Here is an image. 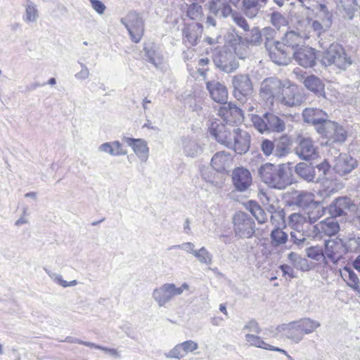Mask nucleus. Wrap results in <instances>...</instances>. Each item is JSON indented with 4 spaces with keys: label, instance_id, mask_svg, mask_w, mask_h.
<instances>
[{
    "label": "nucleus",
    "instance_id": "nucleus-63",
    "mask_svg": "<svg viewBox=\"0 0 360 360\" xmlns=\"http://www.w3.org/2000/svg\"><path fill=\"white\" fill-rule=\"evenodd\" d=\"M180 345L185 355H186L189 352H192L196 350L198 348V343L193 340L184 341L182 343H180Z\"/></svg>",
    "mask_w": 360,
    "mask_h": 360
},
{
    "label": "nucleus",
    "instance_id": "nucleus-16",
    "mask_svg": "<svg viewBox=\"0 0 360 360\" xmlns=\"http://www.w3.org/2000/svg\"><path fill=\"white\" fill-rule=\"evenodd\" d=\"M333 151L335 154H339L338 157H335L333 169L340 176H343L348 174L357 166L356 160L351 156L347 154L339 153V150L335 148L331 149L330 153L333 154Z\"/></svg>",
    "mask_w": 360,
    "mask_h": 360
},
{
    "label": "nucleus",
    "instance_id": "nucleus-30",
    "mask_svg": "<svg viewBox=\"0 0 360 360\" xmlns=\"http://www.w3.org/2000/svg\"><path fill=\"white\" fill-rule=\"evenodd\" d=\"M319 223L321 237H332L335 236L340 230V224L335 217L330 216Z\"/></svg>",
    "mask_w": 360,
    "mask_h": 360
},
{
    "label": "nucleus",
    "instance_id": "nucleus-53",
    "mask_svg": "<svg viewBox=\"0 0 360 360\" xmlns=\"http://www.w3.org/2000/svg\"><path fill=\"white\" fill-rule=\"evenodd\" d=\"M307 221V217L300 213L295 212L289 216L288 224L292 230H296L302 228Z\"/></svg>",
    "mask_w": 360,
    "mask_h": 360
},
{
    "label": "nucleus",
    "instance_id": "nucleus-27",
    "mask_svg": "<svg viewBox=\"0 0 360 360\" xmlns=\"http://www.w3.org/2000/svg\"><path fill=\"white\" fill-rule=\"evenodd\" d=\"M304 86L313 92L319 98H326L325 85L323 81L318 77L311 75L304 78Z\"/></svg>",
    "mask_w": 360,
    "mask_h": 360
},
{
    "label": "nucleus",
    "instance_id": "nucleus-17",
    "mask_svg": "<svg viewBox=\"0 0 360 360\" xmlns=\"http://www.w3.org/2000/svg\"><path fill=\"white\" fill-rule=\"evenodd\" d=\"M303 96L296 85L283 86L278 101L288 107L300 105L303 102Z\"/></svg>",
    "mask_w": 360,
    "mask_h": 360
},
{
    "label": "nucleus",
    "instance_id": "nucleus-60",
    "mask_svg": "<svg viewBox=\"0 0 360 360\" xmlns=\"http://www.w3.org/2000/svg\"><path fill=\"white\" fill-rule=\"evenodd\" d=\"M174 249H181L187 253L191 254L194 255L195 249V245L193 243L191 242H186L183 243L180 245H174L167 248V250H172Z\"/></svg>",
    "mask_w": 360,
    "mask_h": 360
},
{
    "label": "nucleus",
    "instance_id": "nucleus-37",
    "mask_svg": "<svg viewBox=\"0 0 360 360\" xmlns=\"http://www.w3.org/2000/svg\"><path fill=\"white\" fill-rule=\"evenodd\" d=\"M98 150L112 156H119L127 153V151L123 150L122 144L118 141L102 143L98 147Z\"/></svg>",
    "mask_w": 360,
    "mask_h": 360
},
{
    "label": "nucleus",
    "instance_id": "nucleus-2",
    "mask_svg": "<svg viewBox=\"0 0 360 360\" xmlns=\"http://www.w3.org/2000/svg\"><path fill=\"white\" fill-rule=\"evenodd\" d=\"M262 181L272 188L284 190L293 183L290 168L285 164L266 162L258 169Z\"/></svg>",
    "mask_w": 360,
    "mask_h": 360
},
{
    "label": "nucleus",
    "instance_id": "nucleus-45",
    "mask_svg": "<svg viewBox=\"0 0 360 360\" xmlns=\"http://www.w3.org/2000/svg\"><path fill=\"white\" fill-rule=\"evenodd\" d=\"M346 253L356 252L360 250V236L349 234L342 238Z\"/></svg>",
    "mask_w": 360,
    "mask_h": 360
},
{
    "label": "nucleus",
    "instance_id": "nucleus-8",
    "mask_svg": "<svg viewBox=\"0 0 360 360\" xmlns=\"http://www.w3.org/2000/svg\"><path fill=\"white\" fill-rule=\"evenodd\" d=\"M233 95L234 98L242 103H245L253 93L252 82L247 74H238L231 79Z\"/></svg>",
    "mask_w": 360,
    "mask_h": 360
},
{
    "label": "nucleus",
    "instance_id": "nucleus-40",
    "mask_svg": "<svg viewBox=\"0 0 360 360\" xmlns=\"http://www.w3.org/2000/svg\"><path fill=\"white\" fill-rule=\"evenodd\" d=\"M296 174L304 180L311 182L315 179L314 168L308 165L305 162H300L297 164L295 168Z\"/></svg>",
    "mask_w": 360,
    "mask_h": 360
},
{
    "label": "nucleus",
    "instance_id": "nucleus-42",
    "mask_svg": "<svg viewBox=\"0 0 360 360\" xmlns=\"http://www.w3.org/2000/svg\"><path fill=\"white\" fill-rule=\"evenodd\" d=\"M296 323L297 327L300 328L303 335L312 333L321 326L319 321L309 318L302 319L299 321H296Z\"/></svg>",
    "mask_w": 360,
    "mask_h": 360
},
{
    "label": "nucleus",
    "instance_id": "nucleus-20",
    "mask_svg": "<svg viewBox=\"0 0 360 360\" xmlns=\"http://www.w3.org/2000/svg\"><path fill=\"white\" fill-rule=\"evenodd\" d=\"M232 180L235 188L240 192L247 191L252 182L250 172L243 167H238L233 170Z\"/></svg>",
    "mask_w": 360,
    "mask_h": 360
},
{
    "label": "nucleus",
    "instance_id": "nucleus-23",
    "mask_svg": "<svg viewBox=\"0 0 360 360\" xmlns=\"http://www.w3.org/2000/svg\"><path fill=\"white\" fill-rule=\"evenodd\" d=\"M303 120L312 124L317 130L320 125L328 121L327 114L322 110L314 108H307L302 112Z\"/></svg>",
    "mask_w": 360,
    "mask_h": 360
},
{
    "label": "nucleus",
    "instance_id": "nucleus-39",
    "mask_svg": "<svg viewBox=\"0 0 360 360\" xmlns=\"http://www.w3.org/2000/svg\"><path fill=\"white\" fill-rule=\"evenodd\" d=\"M342 276L351 288L357 293H360V280L356 273L350 267L345 266L343 269Z\"/></svg>",
    "mask_w": 360,
    "mask_h": 360
},
{
    "label": "nucleus",
    "instance_id": "nucleus-10",
    "mask_svg": "<svg viewBox=\"0 0 360 360\" xmlns=\"http://www.w3.org/2000/svg\"><path fill=\"white\" fill-rule=\"evenodd\" d=\"M283 84L276 77L266 78L261 84L259 96L267 106H272L274 100L278 101Z\"/></svg>",
    "mask_w": 360,
    "mask_h": 360
},
{
    "label": "nucleus",
    "instance_id": "nucleus-3",
    "mask_svg": "<svg viewBox=\"0 0 360 360\" xmlns=\"http://www.w3.org/2000/svg\"><path fill=\"white\" fill-rule=\"evenodd\" d=\"M332 39L321 44V47L326 49L322 53L321 63L326 67L334 65L340 70H345L352 65V59L342 45L330 43Z\"/></svg>",
    "mask_w": 360,
    "mask_h": 360
},
{
    "label": "nucleus",
    "instance_id": "nucleus-50",
    "mask_svg": "<svg viewBox=\"0 0 360 360\" xmlns=\"http://www.w3.org/2000/svg\"><path fill=\"white\" fill-rule=\"evenodd\" d=\"M307 256L316 262H324L327 263L326 257H325V250L319 246H311L306 249Z\"/></svg>",
    "mask_w": 360,
    "mask_h": 360
},
{
    "label": "nucleus",
    "instance_id": "nucleus-41",
    "mask_svg": "<svg viewBox=\"0 0 360 360\" xmlns=\"http://www.w3.org/2000/svg\"><path fill=\"white\" fill-rule=\"evenodd\" d=\"M307 217V221L315 223L318 219L323 217L325 214V209L323 205L318 201H316L305 211Z\"/></svg>",
    "mask_w": 360,
    "mask_h": 360
},
{
    "label": "nucleus",
    "instance_id": "nucleus-19",
    "mask_svg": "<svg viewBox=\"0 0 360 360\" xmlns=\"http://www.w3.org/2000/svg\"><path fill=\"white\" fill-rule=\"evenodd\" d=\"M203 32V26L199 22L186 24L182 29L183 41L188 46H195L200 40Z\"/></svg>",
    "mask_w": 360,
    "mask_h": 360
},
{
    "label": "nucleus",
    "instance_id": "nucleus-9",
    "mask_svg": "<svg viewBox=\"0 0 360 360\" xmlns=\"http://www.w3.org/2000/svg\"><path fill=\"white\" fill-rule=\"evenodd\" d=\"M208 131L219 143L227 148L231 146V140L235 134L237 127L235 126L225 125L220 120L213 119L209 121Z\"/></svg>",
    "mask_w": 360,
    "mask_h": 360
},
{
    "label": "nucleus",
    "instance_id": "nucleus-61",
    "mask_svg": "<svg viewBox=\"0 0 360 360\" xmlns=\"http://www.w3.org/2000/svg\"><path fill=\"white\" fill-rule=\"evenodd\" d=\"M165 355L167 358L177 359L184 358L186 356L184 352H183V350L181 349L180 344L176 345L174 347H173L167 353H165Z\"/></svg>",
    "mask_w": 360,
    "mask_h": 360
},
{
    "label": "nucleus",
    "instance_id": "nucleus-18",
    "mask_svg": "<svg viewBox=\"0 0 360 360\" xmlns=\"http://www.w3.org/2000/svg\"><path fill=\"white\" fill-rule=\"evenodd\" d=\"M295 154L302 160L309 161L318 157L317 147L310 138H302L295 148Z\"/></svg>",
    "mask_w": 360,
    "mask_h": 360
},
{
    "label": "nucleus",
    "instance_id": "nucleus-55",
    "mask_svg": "<svg viewBox=\"0 0 360 360\" xmlns=\"http://www.w3.org/2000/svg\"><path fill=\"white\" fill-rule=\"evenodd\" d=\"M193 256L201 264L210 265L212 263V255L205 247L195 250Z\"/></svg>",
    "mask_w": 360,
    "mask_h": 360
},
{
    "label": "nucleus",
    "instance_id": "nucleus-26",
    "mask_svg": "<svg viewBox=\"0 0 360 360\" xmlns=\"http://www.w3.org/2000/svg\"><path fill=\"white\" fill-rule=\"evenodd\" d=\"M124 141L128 146L132 148L135 154L140 160L146 162L149 155V148L147 142L142 139L124 138Z\"/></svg>",
    "mask_w": 360,
    "mask_h": 360
},
{
    "label": "nucleus",
    "instance_id": "nucleus-36",
    "mask_svg": "<svg viewBox=\"0 0 360 360\" xmlns=\"http://www.w3.org/2000/svg\"><path fill=\"white\" fill-rule=\"evenodd\" d=\"M229 160V156L225 152H218L211 159V167L217 172H224Z\"/></svg>",
    "mask_w": 360,
    "mask_h": 360
},
{
    "label": "nucleus",
    "instance_id": "nucleus-59",
    "mask_svg": "<svg viewBox=\"0 0 360 360\" xmlns=\"http://www.w3.org/2000/svg\"><path fill=\"white\" fill-rule=\"evenodd\" d=\"M274 141L264 139L261 143V150L266 156L274 155Z\"/></svg>",
    "mask_w": 360,
    "mask_h": 360
},
{
    "label": "nucleus",
    "instance_id": "nucleus-28",
    "mask_svg": "<svg viewBox=\"0 0 360 360\" xmlns=\"http://www.w3.org/2000/svg\"><path fill=\"white\" fill-rule=\"evenodd\" d=\"M313 193L307 191H297L290 199L291 205L297 206L306 211L315 202Z\"/></svg>",
    "mask_w": 360,
    "mask_h": 360
},
{
    "label": "nucleus",
    "instance_id": "nucleus-6",
    "mask_svg": "<svg viewBox=\"0 0 360 360\" xmlns=\"http://www.w3.org/2000/svg\"><path fill=\"white\" fill-rule=\"evenodd\" d=\"M189 285L184 283L180 287L174 283H166L156 288L152 292V297L160 307H165L172 299L183 293L184 290H188Z\"/></svg>",
    "mask_w": 360,
    "mask_h": 360
},
{
    "label": "nucleus",
    "instance_id": "nucleus-22",
    "mask_svg": "<svg viewBox=\"0 0 360 360\" xmlns=\"http://www.w3.org/2000/svg\"><path fill=\"white\" fill-rule=\"evenodd\" d=\"M292 58L302 67L311 68L316 64L317 58L315 49L304 45L295 52Z\"/></svg>",
    "mask_w": 360,
    "mask_h": 360
},
{
    "label": "nucleus",
    "instance_id": "nucleus-33",
    "mask_svg": "<svg viewBox=\"0 0 360 360\" xmlns=\"http://www.w3.org/2000/svg\"><path fill=\"white\" fill-rule=\"evenodd\" d=\"M292 141L286 135L281 136L278 139L274 141V155L278 158L287 156L291 150Z\"/></svg>",
    "mask_w": 360,
    "mask_h": 360
},
{
    "label": "nucleus",
    "instance_id": "nucleus-14",
    "mask_svg": "<svg viewBox=\"0 0 360 360\" xmlns=\"http://www.w3.org/2000/svg\"><path fill=\"white\" fill-rule=\"evenodd\" d=\"M324 250L327 262L329 261L334 264H337L347 254L342 238L339 237L325 240Z\"/></svg>",
    "mask_w": 360,
    "mask_h": 360
},
{
    "label": "nucleus",
    "instance_id": "nucleus-44",
    "mask_svg": "<svg viewBox=\"0 0 360 360\" xmlns=\"http://www.w3.org/2000/svg\"><path fill=\"white\" fill-rule=\"evenodd\" d=\"M202 178L215 187H220L221 181L219 180L218 172L210 167H203L201 169Z\"/></svg>",
    "mask_w": 360,
    "mask_h": 360
},
{
    "label": "nucleus",
    "instance_id": "nucleus-21",
    "mask_svg": "<svg viewBox=\"0 0 360 360\" xmlns=\"http://www.w3.org/2000/svg\"><path fill=\"white\" fill-rule=\"evenodd\" d=\"M231 146L229 148L240 155L245 153L250 148V136L246 131L238 128L235 131V134L231 140Z\"/></svg>",
    "mask_w": 360,
    "mask_h": 360
},
{
    "label": "nucleus",
    "instance_id": "nucleus-48",
    "mask_svg": "<svg viewBox=\"0 0 360 360\" xmlns=\"http://www.w3.org/2000/svg\"><path fill=\"white\" fill-rule=\"evenodd\" d=\"M339 8H342L349 19H352L354 13L358 10L356 0H334Z\"/></svg>",
    "mask_w": 360,
    "mask_h": 360
},
{
    "label": "nucleus",
    "instance_id": "nucleus-1",
    "mask_svg": "<svg viewBox=\"0 0 360 360\" xmlns=\"http://www.w3.org/2000/svg\"><path fill=\"white\" fill-rule=\"evenodd\" d=\"M267 41L269 38L266 37ZM304 39L300 34L290 31L288 32L282 39V41H274L273 46H269V41L265 46L269 51L271 60L279 65H287L291 61L295 52L304 46Z\"/></svg>",
    "mask_w": 360,
    "mask_h": 360
},
{
    "label": "nucleus",
    "instance_id": "nucleus-35",
    "mask_svg": "<svg viewBox=\"0 0 360 360\" xmlns=\"http://www.w3.org/2000/svg\"><path fill=\"white\" fill-rule=\"evenodd\" d=\"M245 208L252 214L259 224H264L267 220L264 210L255 200H249Z\"/></svg>",
    "mask_w": 360,
    "mask_h": 360
},
{
    "label": "nucleus",
    "instance_id": "nucleus-25",
    "mask_svg": "<svg viewBox=\"0 0 360 360\" xmlns=\"http://www.w3.org/2000/svg\"><path fill=\"white\" fill-rule=\"evenodd\" d=\"M206 86L213 101L219 103H225L228 99V91L225 85L216 82H207Z\"/></svg>",
    "mask_w": 360,
    "mask_h": 360
},
{
    "label": "nucleus",
    "instance_id": "nucleus-13",
    "mask_svg": "<svg viewBox=\"0 0 360 360\" xmlns=\"http://www.w3.org/2000/svg\"><path fill=\"white\" fill-rule=\"evenodd\" d=\"M328 214L333 217H345L349 212L357 210V205L347 196L336 198L327 208Z\"/></svg>",
    "mask_w": 360,
    "mask_h": 360
},
{
    "label": "nucleus",
    "instance_id": "nucleus-5",
    "mask_svg": "<svg viewBox=\"0 0 360 360\" xmlns=\"http://www.w3.org/2000/svg\"><path fill=\"white\" fill-rule=\"evenodd\" d=\"M233 231L235 236L240 239L252 238L255 233V219L249 214L238 211L232 217Z\"/></svg>",
    "mask_w": 360,
    "mask_h": 360
},
{
    "label": "nucleus",
    "instance_id": "nucleus-7",
    "mask_svg": "<svg viewBox=\"0 0 360 360\" xmlns=\"http://www.w3.org/2000/svg\"><path fill=\"white\" fill-rule=\"evenodd\" d=\"M317 132L327 139L326 144H342L347 139V134L345 128L335 122L328 120L317 129Z\"/></svg>",
    "mask_w": 360,
    "mask_h": 360
},
{
    "label": "nucleus",
    "instance_id": "nucleus-43",
    "mask_svg": "<svg viewBox=\"0 0 360 360\" xmlns=\"http://www.w3.org/2000/svg\"><path fill=\"white\" fill-rule=\"evenodd\" d=\"M268 32V29H264L263 34H262L257 27H253L245 34L244 41L248 44L259 45L262 40V36H266Z\"/></svg>",
    "mask_w": 360,
    "mask_h": 360
},
{
    "label": "nucleus",
    "instance_id": "nucleus-38",
    "mask_svg": "<svg viewBox=\"0 0 360 360\" xmlns=\"http://www.w3.org/2000/svg\"><path fill=\"white\" fill-rule=\"evenodd\" d=\"M311 28L316 33V36L319 37V43L321 44V42H326V38L329 37V40L333 39V34L329 32L330 27H326L323 22H321L319 20H315L311 22Z\"/></svg>",
    "mask_w": 360,
    "mask_h": 360
},
{
    "label": "nucleus",
    "instance_id": "nucleus-4",
    "mask_svg": "<svg viewBox=\"0 0 360 360\" xmlns=\"http://www.w3.org/2000/svg\"><path fill=\"white\" fill-rule=\"evenodd\" d=\"M251 121L253 127L261 134L281 133L285 129V121L272 112L252 115Z\"/></svg>",
    "mask_w": 360,
    "mask_h": 360
},
{
    "label": "nucleus",
    "instance_id": "nucleus-56",
    "mask_svg": "<svg viewBox=\"0 0 360 360\" xmlns=\"http://www.w3.org/2000/svg\"><path fill=\"white\" fill-rule=\"evenodd\" d=\"M245 340L252 346L263 348L267 350H270V349L275 347L274 346L264 342L260 337L252 334H247L245 335Z\"/></svg>",
    "mask_w": 360,
    "mask_h": 360
},
{
    "label": "nucleus",
    "instance_id": "nucleus-49",
    "mask_svg": "<svg viewBox=\"0 0 360 360\" xmlns=\"http://www.w3.org/2000/svg\"><path fill=\"white\" fill-rule=\"evenodd\" d=\"M272 243L275 246L285 244L288 241V235L280 226H276L270 234Z\"/></svg>",
    "mask_w": 360,
    "mask_h": 360
},
{
    "label": "nucleus",
    "instance_id": "nucleus-46",
    "mask_svg": "<svg viewBox=\"0 0 360 360\" xmlns=\"http://www.w3.org/2000/svg\"><path fill=\"white\" fill-rule=\"evenodd\" d=\"M302 228L304 233V236L307 238V240L322 239L319 223L314 224V223L309 222V224H305Z\"/></svg>",
    "mask_w": 360,
    "mask_h": 360
},
{
    "label": "nucleus",
    "instance_id": "nucleus-47",
    "mask_svg": "<svg viewBox=\"0 0 360 360\" xmlns=\"http://www.w3.org/2000/svg\"><path fill=\"white\" fill-rule=\"evenodd\" d=\"M303 228L292 230L290 233V241L298 248H302L309 245V240L304 236Z\"/></svg>",
    "mask_w": 360,
    "mask_h": 360
},
{
    "label": "nucleus",
    "instance_id": "nucleus-34",
    "mask_svg": "<svg viewBox=\"0 0 360 360\" xmlns=\"http://www.w3.org/2000/svg\"><path fill=\"white\" fill-rule=\"evenodd\" d=\"M22 20L27 24L36 22L39 16L37 5L31 0H25Z\"/></svg>",
    "mask_w": 360,
    "mask_h": 360
},
{
    "label": "nucleus",
    "instance_id": "nucleus-62",
    "mask_svg": "<svg viewBox=\"0 0 360 360\" xmlns=\"http://www.w3.org/2000/svg\"><path fill=\"white\" fill-rule=\"evenodd\" d=\"M232 18L233 22L238 27L241 28L245 32H249L250 26L244 17L238 14H233Z\"/></svg>",
    "mask_w": 360,
    "mask_h": 360
},
{
    "label": "nucleus",
    "instance_id": "nucleus-32",
    "mask_svg": "<svg viewBox=\"0 0 360 360\" xmlns=\"http://www.w3.org/2000/svg\"><path fill=\"white\" fill-rule=\"evenodd\" d=\"M278 330L280 332H283L286 338L291 340L295 343H299L304 337L300 328L297 327L296 321L280 325L278 327Z\"/></svg>",
    "mask_w": 360,
    "mask_h": 360
},
{
    "label": "nucleus",
    "instance_id": "nucleus-52",
    "mask_svg": "<svg viewBox=\"0 0 360 360\" xmlns=\"http://www.w3.org/2000/svg\"><path fill=\"white\" fill-rule=\"evenodd\" d=\"M318 8L319 11V17L321 22L325 24L326 27H330L333 24V13L329 11L326 6L323 4H319Z\"/></svg>",
    "mask_w": 360,
    "mask_h": 360
},
{
    "label": "nucleus",
    "instance_id": "nucleus-29",
    "mask_svg": "<svg viewBox=\"0 0 360 360\" xmlns=\"http://www.w3.org/2000/svg\"><path fill=\"white\" fill-rule=\"evenodd\" d=\"M208 8L210 13L217 18H226L232 13L231 6L221 0H211Z\"/></svg>",
    "mask_w": 360,
    "mask_h": 360
},
{
    "label": "nucleus",
    "instance_id": "nucleus-12",
    "mask_svg": "<svg viewBox=\"0 0 360 360\" xmlns=\"http://www.w3.org/2000/svg\"><path fill=\"white\" fill-rule=\"evenodd\" d=\"M120 22L128 30L131 40L139 42L144 33V22L139 13L131 11L125 18H121Z\"/></svg>",
    "mask_w": 360,
    "mask_h": 360
},
{
    "label": "nucleus",
    "instance_id": "nucleus-51",
    "mask_svg": "<svg viewBox=\"0 0 360 360\" xmlns=\"http://www.w3.org/2000/svg\"><path fill=\"white\" fill-rule=\"evenodd\" d=\"M186 15L192 20H200L203 17L202 6L197 2L188 5Z\"/></svg>",
    "mask_w": 360,
    "mask_h": 360
},
{
    "label": "nucleus",
    "instance_id": "nucleus-64",
    "mask_svg": "<svg viewBox=\"0 0 360 360\" xmlns=\"http://www.w3.org/2000/svg\"><path fill=\"white\" fill-rule=\"evenodd\" d=\"M81 66V70L76 73L75 77L79 80L86 79L89 77V68L82 63L79 62Z\"/></svg>",
    "mask_w": 360,
    "mask_h": 360
},
{
    "label": "nucleus",
    "instance_id": "nucleus-54",
    "mask_svg": "<svg viewBox=\"0 0 360 360\" xmlns=\"http://www.w3.org/2000/svg\"><path fill=\"white\" fill-rule=\"evenodd\" d=\"M44 269L53 282L63 288L72 287L77 284V281L76 280L68 282L63 280L61 275L53 273L46 268H44Z\"/></svg>",
    "mask_w": 360,
    "mask_h": 360
},
{
    "label": "nucleus",
    "instance_id": "nucleus-58",
    "mask_svg": "<svg viewBox=\"0 0 360 360\" xmlns=\"http://www.w3.org/2000/svg\"><path fill=\"white\" fill-rule=\"evenodd\" d=\"M285 213L283 208H281L277 212L271 215V222L275 226H281L285 223Z\"/></svg>",
    "mask_w": 360,
    "mask_h": 360
},
{
    "label": "nucleus",
    "instance_id": "nucleus-57",
    "mask_svg": "<svg viewBox=\"0 0 360 360\" xmlns=\"http://www.w3.org/2000/svg\"><path fill=\"white\" fill-rule=\"evenodd\" d=\"M288 259L291 262L295 268L300 269L302 270H307V269H304L303 266L307 264V260L306 259L302 258L297 253L292 252L289 253Z\"/></svg>",
    "mask_w": 360,
    "mask_h": 360
},
{
    "label": "nucleus",
    "instance_id": "nucleus-15",
    "mask_svg": "<svg viewBox=\"0 0 360 360\" xmlns=\"http://www.w3.org/2000/svg\"><path fill=\"white\" fill-rule=\"evenodd\" d=\"M218 115L227 125L233 126V124H238L243 120V110L231 102L224 103L219 108Z\"/></svg>",
    "mask_w": 360,
    "mask_h": 360
},
{
    "label": "nucleus",
    "instance_id": "nucleus-11",
    "mask_svg": "<svg viewBox=\"0 0 360 360\" xmlns=\"http://www.w3.org/2000/svg\"><path fill=\"white\" fill-rule=\"evenodd\" d=\"M213 62L219 69L226 73L233 72L239 67L235 54L224 47L215 49Z\"/></svg>",
    "mask_w": 360,
    "mask_h": 360
},
{
    "label": "nucleus",
    "instance_id": "nucleus-31",
    "mask_svg": "<svg viewBox=\"0 0 360 360\" xmlns=\"http://www.w3.org/2000/svg\"><path fill=\"white\" fill-rule=\"evenodd\" d=\"M182 149L186 156L195 158L203 153L204 146L198 141L187 137L182 140Z\"/></svg>",
    "mask_w": 360,
    "mask_h": 360
},
{
    "label": "nucleus",
    "instance_id": "nucleus-24",
    "mask_svg": "<svg viewBox=\"0 0 360 360\" xmlns=\"http://www.w3.org/2000/svg\"><path fill=\"white\" fill-rule=\"evenodd\" d=\"M143 51L145 60L147 62L152 64L156 69L162 70L164 68V58L153 44H146Z\"/></svg>",
    "mask_w": 360,
    "mask_h": 360
}]
</instances>
